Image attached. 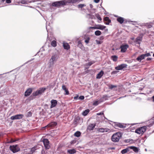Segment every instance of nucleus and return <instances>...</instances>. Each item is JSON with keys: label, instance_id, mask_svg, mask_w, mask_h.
Returning a JSON list of instances; mask_svg holds the SVG:
<instances>
[{"label": "nucleus", "instance_id": "1", "mask_svg": "<svg viewBox=\"0 0 154 154\" xmlns=\"http://www.w3.org/2000/svg\"><path fill=\"white\" fill-rule=\"evenodd\" d=\"M58 58V56L56 54H54L51 56L48 63V67L49 68L53 66L54 63L57 61Z\"/></svg>", "mask_w": 154, "mask_h": 154}, {"label": "nucleus", "instance_id": "2", "mask_svg": "<svg viewBox=\"0 0 154 154\" xmlns=\"http://www.w3.org/2000/svg\"><path fill=\"white\" fill-rule=\"evenodd\" d=\"M122 134L120 132H117L113 134L112 137V140L114 142H118L122 137Z\"/></svg>", "mask_w": 154, "mask_h": 154}, {"label": "nucleus", "instance_id": "3", "mask_svg": "<svg viewBox=\"0 0 154 154\" xmlns=\"http://www.w3.org/2000/svg\"><path fill=\"white\" fill-rule=\"evenodd\" d=\"M69 0L67 1L66 0L56 2L52 3V5L53 6L55 7H59L61 5H66L67 3H70Z\"/></svg>", "mask_w": 154, "mask_h": 154}, {"label": "nucleus", "instance_id": "4", "mask_svg": "<svg viewBox=\"0 0 154 154\" xmlns=\"http://www.w3.org/2000/svg\"><path fill=\"white\" fill-rule=\"evenodd\" d=\"M146 127L145 126L140 127L135 130V133L139 134H143L146 131Z\"/></svg>", "mask_w": 154, "mask_h": 154}, {"label": "nucleus", "instance_id": "5", "mask_svg": "<svg viewBox=\"0 0 154 154\" xmlns=\"http://www.w3.org/2000/svg\"><path fill=\"white\" fill-rule=\"evenodd\" d=\"M46 90V88H42L36 91L35 92L33 93V94L34 96H37L39 94H41Z\"/></svg>", "mask_w": 154, "mask_h": 154}, {"label": "nucleus", "instance_id": "6", "mask_svg": "<svg viewBox=\"0 0 154 154\" xmlns=\"http://www.w3.org/2000/svg\"><path fill=\"white\" fill-rule=\"evenodd\" d=\"M131 149H133V151L135 152V146H128L126 148L122 150L121 151V153L122 154H124L130 151Z\"/></svg>", "mask_w": 154, "mask_h": 154}, {"label": "nucleus", "instance_id": "7", "mask_svg": "<svg viewBox=\"0 0 154 154\" xmlns=\"http://www.w3.org/2000/svg\"><path fill=\"white\" fill-rule=\"evenodd\" d=\"M10 149L13 153L18 152L20 150V149L17 145L11 146L10 147Z\"/></svg>", "mask_w": 154, "mask_h": 154}, {"label": "nucleus", "instance_id": "8", "mask_svg": "<svg viewBox=\"0 0 154 154\" xmlns=\"http://www.w3.org/2000/svg\"><path fill=\"white\" fill-rule=\"evenodd\" d=\"M23 116L22 114H18L11 116V119L12 120L20 119H22Z\"/></svg>", "mask_w": 154, "mask_h": 154}, {"label": "nucleus", "instance_id": "9", "mask_svg": "<svg viewBox=\"0 0 154 154\" xmlns=\"http://www.w3.org/2000/svg\"><path fill=\"white\" fill-rule=\"evenodd\" d=\"M128 47L129 46L127 44L121 45L120 47V48L121 49V52L122 53L125 52Z\"/></svg>", "mask_w": 154, "mask_h": 154}, {"label": "nucleus", "instance_id": "10", "mask_svg": "<svg viewBox=\"0 0 154 154\" xmlns=\"http://www.w3.org/2000/svg\"><path fill=\"white\" fill-rule=\"evenodd\" d=\"M43 142L45 148L46 149H49L50 148V146L49 145L48 140L47 139H44L43 140Z\"/></svg>", "mask_w": 154, "mask_h": 154}, {"label": "nucleus", "instance_id": "11", "mask_svg": "<svg viewBox=\"0 0 154 154\" xmlns=\"http://www.w3.org/2000/svg\"><path fill=\"white\" fill-rule=\"evenodd\" d=\"M127 66L126 64H122L115 67V69L117 70H121Z\"/></svg>", "mask_w": 154, "mask_h": 154}, {"label": "nucleus", "instance_id": "12", "mask_svg": "<svg viewBox=\"0 0 154 154\" xmlns=\"http://www.w3.org/2000/svg\"><path fill=\"white\" fill-rule=\"evenodd\" d=\"M143 36V35L142 34H140L137 38L136 40H135V43L138 44H140L141 42Z\"/></svg>", "mask_w": 154, "mask_h": 154}, {"label": "nucleus", "instance_id": "13", "mask_svg": "<svg viewBox=\"0 0 154 154\" xmlns=\"http://www.w3.org/2000/svg\"><path fill=\"white\" fill-rule=\"evenodd\" d=\"M51 105L50 106L51 108H52L55 107L57 103V100L53 99L51 101Z\"/></svg>", "mask_w": 154, "mask_h": 154}, {"label": "nucleus", "instance_id": "14", "mask_svg": "<svg viewBox=\"0 0 154 154\" xmlns=\"http://www.w3.org/2000/svg\"><path fill=\"white\" fill-rule=\"evenodd\" d=\"M37 149L36 147H34L32 148H30L27 149V151L28 153L32 154Z\"/></svg>", "mask_w": 154, "mask_h": 154}, {"label": "nucleus", "instance_id": "15", "mask_svg": "<svg viewBox=\"0 0 154 154\" xmlns=\"http://www.w3.org/2000/svg\"><path fill=\"white\" fill-rule=\"evenodd\" d=\"M32 89L29 88L27 89L25 93V96L26 97L29 96L32 92Z\"/></svg>", "mask_w": 154, "mask_h": 154}, {"label": "nucleus", "instance_id": "16", "mask_svg": "<svg viewBox=\"0 0 154 154\" xmlns=\"http://www.w3.org/2000/svg\"><path fill=\"white\" fill-rule=\"evenodd\" d=\"M110 130L109 129L106 128H100L98 130V131L100 132H108Z\"/></svg>", "mask_w": 154, "mask_h": 154}, {"label": "nucleus", "instance_id": "17", "mask_svg": "<svg viewBox=\"0 0 154 154\" xmlns=\"http://www.w3.org/2000/svg\"><path fill=\"white\" fill-rule=\"evenodd\" d=\"M84 39H85V42L86 44L89 43L90 40V38L87 35H85L84 37Z\"/></svg>", "mask_w": 154, "mask_h": 154}, {"label": "nucleus", "instance_id": "18", "mask_svg": "<svg viewBox=\"0 0 154 154\" xmlns=\"http://www.w3.org/2000/svg\"><path fill=\"white\" fill-rule=\"evenodd\" d=\"M95 126V124H91L89 125L88 127V129L90 130H93Z\"/></svg>", "mask_w": 154, "mask_h": 154}, {"label": "nucleus", "instance_id": "19", "mask_svg": "<svg viewBox=\"0 0 154 154\" xmlns=\"http://www.w3.org/2000/svg\"><path fill=\"white\" fill-rule=\"evenodd\" d=\"M106 26L101 25H98L96 27V29L103 30L105 29Z\"/></svg>", "mask_w": 154, "mask_h": 154}, {"label": "nucleus", "instance_id": "20", "mask_svg": "<svg viewBox=\"0 0 154 154\" xmlns=\"http://www.w3.org/2000/svg\"><path fill=\"white\" fill-rule=\"evenodd\" d=\"M63 46L64 48L67 50H68L70 48V46L69 44L67 43H63Z\"/></svg>", "mask_w": 154, "mask_h": 154}, {"label": "nucleus", "instance_id": "21", "mask_svg": "<svg viewBox=\"0 0 154 154\" xmlns=\"http://www.w3.org/2000/svg\"><path fill=\"white\" fill-rule=\"evenodd\" d=\"M103 72L101 70L97 75L96 78L98 79H100L103 74Z\"/></svg>", "mask_w": 154, "mask_h": 154}, {"label": "nucleus", "instance_id": "22", "mask_svg": "<svg viewBox=\"0 0 154 154\" xmlns=\"http://www.w3.org/2000/svg\"><path fill=\"white\" fill-rule=\"evenodd\" d=\"M76 152V150L74 149H69L67 150V152L70 154H73Z\"/></svg>", "mask_w": 154, "mask_h": 154}, {"label": "nucleus", "instance_id": "23", "mask_svg": "<svg viewBox=\"0 0 154 154\" xmlns=\"http://www.w3.org/2000/svg\"><path fill=\"white\" fill-rule=\"evenodd\" d=\"M57 125V123L55 122H53L48 124V126L52 127L55 126Z\"/></svg>", "mask_w": 154, "mask_h": 154}, {"label": "nucleus", "instance_id": "24", "mask_svg": "<svg viewBox=\"0 0 154 154\" xmlns=\"http://www.w3.org/2000/svg\"><path fill=\"white\" fill-rule=\"evenodd\" d=\"M104 20L107 22L106 23H105V24L106 25L109 24V23L111 22V20L108 17H105L104 18Z\"/></svg>", "mask_w": 154, "mask_h": 154}, {"label": "nucleus", "instance_id": "25", "mask_svg": "<svg viewBox=\"0 0 154 154\" xmlns=\"http://www.w3.org/2000/svg\"><path fill=\"white\" fill-rule=\"evenodd\" d=\"M145 57L143 56V55L142 54L137 58V60L138 61L140 62Z\"/></svg>", "mask_w": 154, "mask_h": 154}, {"label": "nucleus", "instance_id": "26", "mask_svg": "<svg viewBox=\"0 0 154 154\" xmlns=\"http://www.w3.org/2000/svg\"><path fill=\"white\" fill-rule=\"evenodd\" d=\"M117 21L120 24H122L124 22V18L121 17H119L117 19Z\"/></svg>", "mask_w": 154, "mask_h": 154}, {"label": "nucleus", "instance_id": "27", "mask_svg": "<svg viewBox=\"0 0 154 154\" xmlns=\"http://www.w3.org/2000/svg\"><path fill=\"white\" fill-rule=\"evenodd\" d=\"M117 126L121 128H124L126 127V125L122 124L121 123H118L117 125Z\"/></svg>", "mask_w": 154, "mask_h": 154}, {"label": "nucleus", "instance_id": "28", "mask_svg": "<svg viewBox=\"0 0 154 154\" xmlns=\"http://www.w3.org/2000/svg\"><path fill=\"white\" fill-rule=\"evenodd\" d=\"M111 59L113 61L116 62L117 61L118 57L116 55L112 56L111 57Z\"/></svg>", "mask_w": 154, "mask_h": 154}, {"label": "nucleus", "instance_id": "29", "mask_svg": "<svg viewBox=\"0 0 154 154\" xmlns=\"http://www.w3.org/2000/svg\"><path fill=\"white\" fill-rule=\"evenodd\" d=\"M89 112V110L87 109L82 112V115L84 116H86Z\"/></svg>", "mask_w": 154, "mask_h": 154}, {"label": "nucleus", "instance_id": "30", "mask_svg": "<svg viewBox=\"0 0 154 154\" xmlns=\"http://www.w3.org/2000/svg\"><path fill=\"white\" fill-rule=\"evenodd\" d=\"M78 47L82 49H83L84 48V47L82 45L81 42L80 41H79L78 42Z\"/></svg>", "mask_w": 154, "mask_h": 154}, {"label": "nucleus", "instance_id": "31", "mask_svg": "<svg viewBox=\"0 0 154 154\" xmlns=\"http://www.w3.org/2000/svg\"><path fill=\"white\" fill-rule=\"evenodd\" d=\"M51 45L54 47H55L57 46V42L55 40H53L51 42Z\"/></svg>", "mask_w": 154, "mask_h": 154}, {"label": "nucleus", "instance_id": "32", "mask_svg": "<svg viewBox=\"0 0 154 154\" xmlns=\"http://www.w3.org/2000/svg\"><path fill=\"white\" fill-rule=\"evenodd\" d=\"M81 135V133L79 131H76L74 134V136L76 137H80Z\"/></svg>", "mask_w": 154, "mask_h": 154}, {"label": "nucleus", "instance_id": "33", "mask_svg": "<svg viewBox=\"0 0 154 154\" xmlns=\"http://www.w3.org/2000/svg\"><path fill=\"white\" fill-rule=\"evenodd\" d=\"M101 34V32L99 30H97L95 32V34L97 36L100 35Z\"/></svg>", "mask_w": 154, "mask_h": 154}, {"label": "nucleus", "instance_id": "34", "mask_svg": "<svg viewBox=\"0 0 154 154\" xmlns=\"http://www.w3.org/2000/svg\"><path fill=\"white\" fill-rule=\"evenodd\" d=\"M96 16L97 18L100 20L98 21V22L100 23V21L101 20H102L100 17V16L99 14H96Z\"/></svg>", "mask_w": 154, "mask_h": 154}, {"label": "nucleus", "instance_id": "35", "mask_svg": "<svg viewBox=\"0 0 154 154\" xmlns=\"http://www.w3.org/2000/svg\"><path fill=\"white\" fill-rule=\"evenodd\" d=\"M32 113L31 112L29 111L28 112L26 115V116L27 117H30L32 116Z\"/></svg>", "mask_w": 154, "mask_h": 154}, {"label": "nucleus", "instance_id": "36", "mask_svg": "<svg viewBox=\"0 0 154 154\" xmlns=\"http://www.w3.org/2000/svg\"><path fill=\"white\" fill-rule=\"evenodd\" d=\"M145 25L146 26V27L148 28H151L152 26L151 24H148V23H146Z\"/></svg>", "mask_w": 154, "mask_h": 154}, {"label": "nucleus", "instance_id": "37", "mask_svg": "<svg viewBox=\"0 0 154 154\" xmlns=\"http://www.w3.org/2000/svg\"><path fill=\"white\" fill-rule=\"evenodd\" d=\"M95 42H96L97 44H98V45L101 44L103 42L102 41H99V40H95Z\"/></svg>", "mask_w": 154, "mask_h": 154}, {"label": "nucleus", "instance_id": "38", "mask_svg": "<svg viewBox=\"0 0 154 154\" xmlns=\"http://www.w3.org/2000/svg\"><path fill=\"white\" fill-rule=\"evenodd\" d=\"M143 56H144V57H145L150 56H151L150 54L149 53L143 54Z\"/></svg>", "mask_w": 154, "mask_h": 154}, {"label": "nucleus", "instance_id": "39", "mask_svg": "<svg viewBox=\"0 0 154 154\" xmlns=\"http://www.w3.org/2000/svg\"><path fill=\"white\" fill-rule=\"evenodd\" d=\"M94 63V61H91L90 62H89L87 64L89 66H90L92 64Z\"/></svg>", "mask_w": 154, "mask_h": 154}, {"label": "nucleus", "instance_id": "40", "mask_svg": "<svg viewBox=\"0 0 154 154\" xmlns=\"http://www.w3.org/2000/svg\"><path fill=\"white\" fill-rule=\"evenodd\" d=\"M116 87H117V86L116 85H111L109 86V88L111 89H113L115 88H116Z\"/></svg>", "mask_w": 154, "mask_h": 154}, {"label": "nucleus", "instance_id": "41", "mask_svg": "<svg viewBox=\"0 0 154 154\" xmlns=\"http://www.w3.org/2000/svg\"><path fill=\"white\" fill-rule=\"evenodd\" d=\"M85 6V5L84 4H79L78 5V7L80 8H82V7H83Z\"/></svg>", "mask_w": 154, "mask_h": 154}, {"label": "nucleus", "instance_id": "42", "mask_svg": "<svg viewBox=\"0 0 154 154\" xmlns=\"http://www.w3.org/2000/svg\"><path fill=\"white\" fill-rule=\"evenodd\" d=\"M99 104V102L98 101H96L93 103V105H94L97 106Z\"/></svg>", "mask_w": 154, "mask_h": 154}, {"label": "nucleus", "instance_id": "43", "mask_svg": "<svg viewBox=\"0 0 154 154\" xmlns=\"http://www.w3.org/2000/svg\"><path fill=\"white\" fill-rule=\"evenodd\" d=\"M64 91L66 93L65 94V95L69 94V91L67 89L65 90Z\"/></svg>", "mask_w": 154, "mask_h": 154}, {"label": "nucleus", "instance_id": "44", "mask_svg": "<svg viewBox=\"0 0 154 154\" xmlns=\"http://www.w3.org/2000/svg\"><path fill=\"white\" fill-rule=\"evenodd\" d=\"M84 99V97L83 96H80L79 98V100H83Z\"/></svg>", "mask_w": 154, "mask_h": 154}, {"label": "nucleus", "instance_id": "45", "mask_svg": "<svg viewBox=\"0 0 154 154\" xmlns=\"http://www.w3.org/2000/svg\"><path fill=\"white\" fill-rule=\"evenodd\" d=\"M62 88L64 91L67 89V88H66V86L64 85H62Z\"/></svg>", "mask_w": 154, "mask_h": 154}, {"label": "nucleus", "instance_id": "46", "mask_svg": "<svg viewBox=\"0 0 154 154\" xmlns=\"http://www.w3.org/2000/svg\"><path fill=\"white\" fill-rule=\"evenodd\" d=\"M117 72L118 71H113L112 72L111 74L112 75L115 74H117Z\"/></svg>", "mask_w": 154, "mask_h": 154}, {"label": "nucleus", "instance_id": "47", "mask_svg": "<svg viewBox=\"0 0 154 154\" xmlns=\"http://www.w3.org/2000/svg\"><path fill=\"white\" fill-rule=\"evenodd\" d=\"M6 2L8 4L10 3L11 2V0H6Z\"/></svg>", "mask_w": 154, "mask_h": 154}, {"label": "nucleus", "instance_id": "48", "mask_svg": "<svg viewBox=\"0 0 154 154\" xmlns=\"http://www.w3.org/2000/svg\"><path fill=\"white\" fill-rule=\"evenodd\" d=\"M103 114H104L103 113V112H100V113H97V115H99V116L102 115H103Z\"/></svg>", "mask_w": 154, "mask_h": 154}, {"label": "nucleus", "instance_id": "49", "mask_svg": "<svg viewBox=\"0 0 154 154\" xmlns=\"http://www.w3.org/2000/svg\"><path fill=\"white\" fill-rule=\"evenodd\" d=\"M139 149L138 148L135 147V152H138L139 151Z\"/></svg>", "mask_w": 154, "mask_h": 154}, {"label": "nucleus", "instance_id": "50", "mask_svg": "<svg viewBox=\"0 0 154 154\" xmlns=\"http://www.w3.org/2000/svg\"><path fill=\"white\" fill-rule=\"evenodd\" d=\"M16 141L13 139H11L10 141L8 142V143H13L15 142Z\"/></svg>", "mask_w": 154, "mask_h": 154}, {"label": "nucleus", "instance_id": "51", "mask_svg": "<svg viewBox=\"0 0 154 154\" xmlns=\"http://www.w3.org/2000/svg\"><path fill=\"white\" fill-rule=\"evenodd\" d=\"M78 96H75V97H74V100H77L78 98Z\"/></svg>", "mask_w": 154, "mask_h": 154}, {"label": "nucleus", "instance_id": "52", "mask_svg": "<svg viewBox=\"0 0 154 154\" xmlns=\"http://www.w3.org/2000/svg\"><path fill=\"white\" fill-rule=\"evenodd\" d=\"M42 154H45V151L44 150H42L41 151Z\"/></svg>", "mask_w": 154, "mask_h": 154}, {"label": "nucleus", "instance_id": "53", "mask_svg": "<svg viewBox=\"0 0 154 154\" xmlns=\"http://www.w3.org/2000/svg\"><path fill=\"white\" fill-rule=\"evenodd\" d=\"M94 2L96 3H98L100 1V0H94Z\"/></svg>", "mask_w": 154, "mask_h": 154}, {"label": "nucleus", "instance_id": "54", "mask_svg": "<svg viewBox=\"0 0 154 154\" xmlns=\"http://www.w3.org/2000/svg\"><path fill=\"white\" fill-rule=\"evenodd\" d=\"M104 38L103 36H101L100 38V40H103L104 39Z\"/></svg>", "mask_w": 154, "mask_h": 154}, {"label": "nucleus", "instance_id": "55", "mask_svg": "<svg viewBox=\"0 0 154 154\" xmlns=\"http://www.w3.org/2000/svg\"><path fill=\"white\" fill-rule=\"evenodd\" d=\"M152 59V58H151L148 57L147 58V60H150Z\"/></svg>", "mask_w": 154, "mask_h": 154}, {"label": "nucleus", "instance_id": "56", "mask_svg": "<svg viewBox=\"0 0 154 154\" xmlns=\"http://www.w3.org/2000/svg\"><path fill=\"white\" fill-rule=\"evenodd\" d=\"M107 96L106 95H104L103 96V98H104L105 99V100H106V98L107 97Z\"/></svg>", "mask_w": 154, "mask_h": 154}, {"label": "nucleus", "instance_id": "57", "mask_svg": "<svg viewBox=\"0 0 154 154\" xmlns=\"http://www.w3.org/2000/svg\"><path fill=\"white\" fill-rule=\"evenodd\" d=\"M90 29H96V27H90Z\"/></svg>", "mask_w": 154, "mask_h": 154}, {"label": "nucleus", "instance_id": "58", "mask_svg": "<svg viewBox=\"0 0 154 154\" xmlns=\"http://www.w3.org/2000/svg\"><path fill=\"white\" fill-rule=\"evenodd\" d=\"M21 3L23 4H26V2H25V1H23V0H22L21 1Z\"/></svg>", "mask_w": 154, "mask_h": 154}, {"label": "nucleus", "instance_id": "59", "mask_svg": "<svg viewBox=\"0 0 154 154\" xmlns=\"http://www.w3.org/2000/svg\"><path fill=\"white\" fill-rule=\"evenodd\" d=\"M133 151V149H131L130 150V151H129L128 152H129V153L132 152Z\"/></svg>", "mask_w": 154, "mask_h": 154}, {"label": "nucleus", "instance_id": "60", "mask_svg": "<svg viewBox=\"0 0 154 154\" xmlns=\"http://www.w3.org/2000/svg\"><path fill=\"white\" fill-rule=\"evenodd\" d=\"M152 98L153 99V101L154 102V96L152 97Z\"/></svg>", "mask_w": 154, "mask_h": 154}, {"label": "nucleus", "instance_id": "61", "mask_svg": "<svg viewBox=\"0 0 154 154\" xmlns=\"http://www.w3.org/2000/svg\"><path fill=\"white\" fill-rule=\"evenodd\" d=\"M3 2H4L5 0H1Z\"/></svg>", "mask_w": 154, "mask_h": 154}, {"label": "nucleus", "instance_id": "62", "mask_svg": "<svg viewBox=\"0 0 154 154\" xmlns=\"http://www.w3.org/2000/svg\"><path fill=\"white\" fill-rule=\"evenodd\" d=\"M131 39L132 40H134V38H131Z\"/></svg>", "mask_w": 154, "mask_h": 154}, {"label": "nucleus", "instance_id": "63", "mask_svg": "<svg viewBox=\"0 0 154 154\" xmlns=\"http://www.w3.org/2000/svg\"><path fill=\"white\" fill-rule=\"evenodd\" d=\"M153 56L154 57V54H153Z\"/></svg>", "mask_w": 154, "mask_h": 154}, {"label": "nucleus", "instance_id": "64", "mask_svg": "<svg viewBox=\"0 0 154 154\" xmlns=\"http://www.w3.org/2000/svg\"><path fill=\"white\" fill-rule=\"evenodd\" d=\"M126 142H129L128 141H127H127H126Z\"/></svg>", "mask_w": 154, "mask_h": 154}]
</instances>
